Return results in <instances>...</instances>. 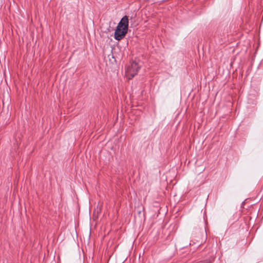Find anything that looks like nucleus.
I'll list each match as a JSON object with an SVG mask.
<instances>
[{"mask_svg":"<svg viewBox=\"0 0 263 263\" xmlns=\"http://www.w3.org/2000/svg\"><path fill=\"white\" fill-rule=\"evenodd\" d=\"M129 20L126 15H124L118 23L114 33V38L118 41L123 39L128 29Z\"/></svg>","mask_w":263,"mask_h":263,"instance_id":"nucleus-1","label":"nucleus"},{"mask_svg":"<svg viewBox=\"0 0 263 263\" xmlns=\"http://www.w3.org/2000/svg\"><path fill=\"white\" fill-rule=\"evenodd\" d=\"M141 65L139 63L135 61L132 62L130 66L127 70L128 74L129 75V79H133L138 72L141 68Z\"/></svg>","mask_w":263,"mask_h":263,"instance_id":"nucleus-2","label":"nucleus"}]
</instances>
